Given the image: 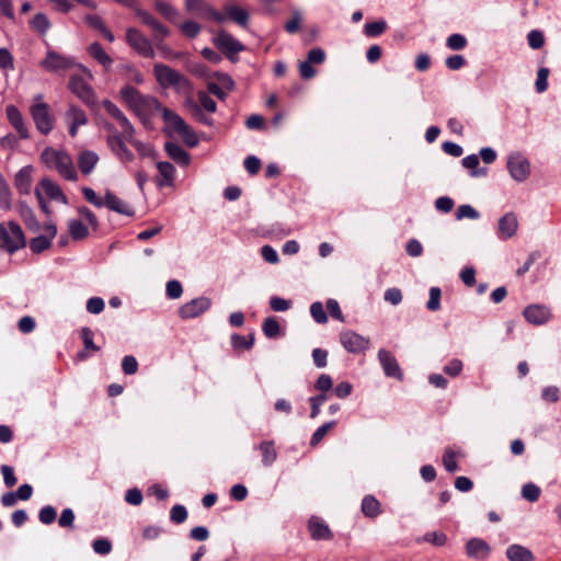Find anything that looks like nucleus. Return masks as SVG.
<instances>
[{
	"instance_id": "nucleus-54",
	"label": "nucleus",
	"mask_w": 561,
	"mask_h": 561,
	"mask_svg": "<svg viewBox=\"0 0 561 561\" xmlns=\"http://www.w3.org/2000/svg\"><path fill=\"white\" fill-rule=\"evenodd\" d=\"M300 24L301 13L299 10H294L293 18L285 23L284 27L287 33L295 34L299 30Z\"/></svg>"
},
{
	"instance_id": "nucleus-2",
	"label": "nucleus",
	"mask_w": 561,
	"mask_h": 561,
	"mask_svg": "<svg viewBox=\"0 0 561 561\" xmlns=\"http://www.w3.org/2000/svg\"><path fill=\"white\" fill-rule=\"evenodd\" d=\"M121 96L127 106L140 118L144 125H148L150 117L156 112H161L163 106L151 95H144L131 85L121 90Z\"/></svg>"
},
{
	"instance_id": "nucleus-63",
	"label": "nucleus",
	"mask_w": 561,
	"mask_h": 561,
	"mask_svg": "<svg viewBox=\"0 0 561 561\" xmlns=\"http://www.w3.org/2000/svg\"><path fill=\"white\" fill-rule=\"evenodd\" d=\"M165 290H167V296L171 299H178L181 297L182 293H183V288H182V285L179 280H169L167 283V287H165Z\"/></svg>"
},
{
	"instance_id": "nucleus-48",
	"label": "nucleus",
	"mask_w": 561,
	"mask_h": 561,
	"mask_svg": "<svg viewBox=\"0 0 561 561\" xmlns=\"http://www.w3.org/2000/svg\"><path fill=\"white\" fill-rule=\"evenodd\" d=\"M201 25L194 21H185L181 24V32L188 38H195L201 32Z\"/></svg>"
},
{
	"instance_id": "nucleus-31",
	"label": "nucleus",
	"mask_w": 561,
	"mask_h": 561,
	"mask_svg": "<svg viewBox=\"0 0 561 561\" xmlns=\"http://www.w3.org/2000/svg\"><path fill=\"white\" fill-rule=\"evenodd\" d=\"M88 51L95 60H98L105 68H108L113 62V59L106 54L101 44L98 42L92 43L89 46Z\"/></svg>"
},
{
	"instance_id": "nucleus-23",
	"label": "nucleus",
	"mask_w": 561,
	"mask_h": 561,
	"mask_svg": "<svg viewBox=\"0 0 561 561\" xmlns=\"http://www.w3.org/2000/svg\"><path fill=\"white\" fill-rule=\"evenodd\" d=\"M310 536L314 540H330L333 535L328 524L319 517H311L308 524Z\"/></svg>"
},
{
	"instance_id": "nucleus-29",
	"label": "nucleus",
	"mask_w": 561,
	"mask_h": 561,
	"mask_svg": "<svg viewBox=\"0 0 561 561\" xmlns=\"http://www.w3.org/2000/svg\"><path fill=\"white\" fill-rule=\"evenodd\" d=\"M259 450L262 455V465L264 467L272 466L277 459V451L273 440H264L259 445Z\"/></svg>"
},
{
	"instance_id": "nucleus-49",
	"label": "nucleus",
	"mask_w": 561,
	"mask_h": 561,
	"mask_svg": "<svg viewBox=\"0 0 561 561\" xmlns=\"http://www.w3.org/2000/svg\"><path fill=\"white\" fill-rule=\"evenodd\" d=\"M479 217L480 214L471 205L468 204L459 206L456 211L457 220H461L463 218L478 219Z\"/></svg>"
},
{
	"instance_id": "nucleus-47",
	"label": "nucleus",
	"mask_w": 561,
	"mask_h": 561,
	"mask_svg": "<svg viewBox=\"0 0 561 561\" xmlns=\"http://www.w3.org/2000/svg\"><path fill=\"white\" fill-rule=\"evenodd\" d=\"M334 425L335 422L331 421L317 428L310 439L311 446L318 445Z\"/></svg>"
},
{
	"instance_id": "nucleus-36",
	"label": "nucleus",
	"mask_w": 561,
	"mask_h": 561,
	"mask_svg": "<svg viewBox=\"0 0 561 561\" xmlns=\"http://www.w3.org/2000/svg\"><path fill=\"white\" fill-rule=\"evenodd\" d=\"M156 10L165 19L172 21L178 16V10L170 3L163 0L153 1Z\"/></svg>"
},
{
	"instance_id": "nucleus-20",
	"label": "nucleus",
	"mask_w": 561,
	"mask_h": 561,
	"mask_svg": "<svg viewBox=\"0 0 561 561\" xmlns=\"http://www.w3.org/2000/svg\"><path fill=\"white\" fill-rule=\"evenodd\" d=\"M518 228L517 217L514 213H506L499 220L497 236L501 240H507L515 236Z\"/></svg>"
},
{
	"instance_id": "nucleus-32",
	"label": "nucleus",
	"mask_w": 561,
	"mask_h": 561,
	"mask_svg": "<svg viewBox=\"0 0 561 561\" xmlns=\"http://www.w3.org/2000/svg\"><path fill=\"white\" fill-rule=\"evenodd\" d=\"M31 26L39 35H45L50 28L51 24L46 14L36 13L31 21Z\"/></svg>"
},
{
	"instance_id": "nucleus-60",
	"label": "nucleus",
	"mask_w": 561,
	"mask_h": 561,
	"mask_svg": "<svg viewBox=\"0 0 561 561\" xmlns=\"http://www.w3.org/2000/svg\"><path fill=\"white\" fill-rule=\"evenodd\" d=\"M548 76H549V69L548 68H540L537 72V79H536V90L539 93H542L548 88Z\"/></svg>"
},
{
	"instance_id": "nucleus-11",
	"label": "nucleus",
	"mask_w": 561,
	"mask_h": 561,
	"mask_svg": "<svg viewBox=\"0 0 561 561\" xmlns=\"http://www.w3.org/2000/svg\"><path fill=\"white\" fill-rule=\"evenodd\" d=\"M185 9L188 13L196 14L204 19H211L218 23H222L226 19L224 14L218 12L206 0H185Z\"/></svg>"
},
{
	"instance_id": "nucleus-13",
	"label": "nucleus",
	"mask_w": 561,
	"mask_h": 561,
	"mask_svg": "<svg viewBox=\"0 0 561 561\" xmlns=\"http://www.w3.org/2000/svg\"><path fill=\"white\" fill-rule=\"evenodd\" d=\"M69 90L87 105L95 104V94L91 85L79 75H72L68 83Z\"/></svg>"
},
{
	"instance_id": "nucleus-38",
	"label": "nucleus",
	"mask_w": 561,
	"mask_h": 561,
	"mask_svg": "<svg viewBox=\"0 0 561 561\" xmlns=\"http://www.w3.org/2000/svg\"><path fill=\"white\" fill-rule=\"evenodd\" d=\"M81 192L88 203H90L91 205H93L96 208L104 207L105 196L102 197L99 194H96V192L94 190H92L90 187H85V186L81 188Z\"/></svg>"
},
{
	"instance_id": "nucleus-21",
	"label": "nucleus",
	"mask_w": 561,
	"mask_h": 561,
	"mask_svg": "<svg viewBox=\"0 0 561 561\" xmlns=\"http://www.w3.org/2000/svg\"><path fill=\"white\" fill-rule=\"evenodd\" d=\"M525 319L535 325L545 324L551 317L549 308L542 305H530L524 310Z\"/></svg>"
},
{
	"instance_id": "nucleus-27",
	"label": "nucleus",
	"mask_w": 561,
	"mask_h": 561,
	"mask_svg": "<svg viewBox=\"0 0 561 561\" xmlns=\"http://www.w3.org/2000/svg\"><path fill=\"white\" fill-rule=\"evenodd\" d=\"M362 513L368 518H376L381 513L380 502L374 495H365L362 505Z\"/></svg>"
},
{
	"instance_id": "nucleus-6",
	"label": "nucleus",
	"mask_w": 561,
	"mask_h": 561,
	"mask_svg": "<svg viewBox=\"0 0 561 561\" xmlns=\"http://www.w3.org/2000/svg\"><path fill=\"white\" fill-rule=\"evenodd\" d=\"M39 66L49 72H59L77 67L83 71L89 77V79H92V73L88 68L81 64L76 62L73 58L61 55L55 50H48L46 53V57L39 62Z\"/></svg>"
},
{
	"instance_id": "nucleus-7",
	"label": "nucleus",
	"mask_w": 561,
	"mask_h": 561,
	"mask_svg": "<svg viewBox=\"0 0 561 561\" xmlns=\"http://www.w3.org/2000/svg\"><path fill=\"white\" fill-rule=\"evenodd\" d=\"M43 95L37 94L30 107L35 126L43 135L49 134L54 128V117L49 113V105L42 101Z\"/></svg>"
},
{
	"instance_id": "nucleus-5",
	"label": "nucleus",
	"mask_w": 561,
	"mask_h": 561,
	"mask_svg": "<svg viewBox=\"0 0 561 561\" xmlns=\"http://www.w3.org/2000/svg\"><path fill=\"white\" fill-rule=\"evenodd\" d=\"M161 114L165 123L167 133L178 134L188 147L197 146L198 138L196 134L180 115L167 107L162 108Z\"/></svg>"
},
{
	"instance_id": "nucleus-4",
	"label": "nucleus",
	"mask_w": 561,
	"mask_h": 561,
	"mask_svg": "<svg viewBox=\"0 0 561 561\" xmlns=\"http://www.w3.org/2000/svg\"><path fill=\"white\" fill-rule=\"evenodd\" d=\"M41 161L49 171L60 175H76L72 159L64 150L47 147L41 154Z\"/></svg>"
},
{
	"instance_id": "nucleus-12",
	"label": "nucleus",
	"mask_w": 561,
	"mask_h": 561,
	"mask_svg": "<svg viewBox=\"0 0 561 561\" xmlns=\"http://www.w3.org/2000/svg\"><path fill=\"white\" fill-rule=\"evenodd\" d=\"M126 42L142 57H154L151 42L137 28L130 27L126 31Z\"/></svg>"
},
{
	"instance_id": "nucleus-34",
	"label": "nucleus",
	"mask_w": 561,
	"mask_h": 561,
	"mask_svg": "<svg viewBox=\"0 0 561 561\" xmlns=\"http://www.w3.org/2000/svg\"><path fill=\"white\" fill-rule=\"evenodd\" d=\"M68 230L72 239L82 240L89 234L87 226L80 220L72 219L68 224Z\"/></svg>"
},
{
	"instance_id": "nucleus-40",
	"label": "nucleus",
	"mask_w": 561,
	"mask_h": 561,
	"mask_svg": "<svg viewBox=\"0 0 561 561\" xmlns=\"http://www.w3.org/2000/svg\"><path fill=\"white\" fill-rule=\"evenodd\" d=\"M387 28L386 21H375L370 23H366L364 26V32L368 37H376L381 35Z\"/></svg>"
},
{
	"instance_id": "nucleus-8",
	"label": "nucleus",
	"mask_w": 561,
	"mask_h": 561,
	"mask_svg": "<svg viewBox=\"0 0 561 561\" xmlns=\"http://www.w3.org/2000/svg\"><path fill=\"white\" fill-rule=\"evenodd\" d=\"M0 240L3 248L11 254L25 247L26 243L22 228L14 221L0 224Z\"/></svg>"
},
{
	"instance_id": "nucleus-28",
	"label": "nucleus",
	"mask_w": 561,
	"mask_h": 561,
	"mask_svg": "<svg viewBox=\"0 0 561 561\" xmlns=\"http://www.w3.org/2000/svg\"><path fill=\"white\" fill-rule=\"evenodd\" d=\"M506 557L510 561H534L533 552L520 545H511L506 549Z\"/></svg>"
},
{
	"instance_id": "nucleus-52",
	"label": "nucleus",
	"mask_w": 561,
	"mask_h": 561,
	"mask_svg": "<svg viewBox=\"0 0 561 561\" xmlns=\"http://www.w3.org/2000/svg\"><path fill=\"white\" fill-rule=\"evenodd\" d=\"M440 296L442 291L438 287H432L430 289V299L426 304L428 310L436 311L440 308Z\"/></svg>"
},
{
	"instance_id": "nucleus-42",
	"label": "nucleus",
	"mask_w": 561,
	"mask_h": 561,
	"mask_svg": "<svg viewBox=\"0 0 561 561\" xmlns=\"http://www.w3.org/2000/svg\"><path fill=\"white\" fill-rule=\"evenodd\" d=\"M328 400L327 393H320L318 396H313L309 398V403L311 407L310 417L316 419L320 414L321 405Z\"/></svg>"
},
{
	"instance_id": "nucleus-43",
	"label": "nucleus",
	"mask_w": 561,
	"mask_h": 561,
	"mask_svg": "<svg viewBox=\"0 0 561 561\" xmlns=\"http://www.w3.org/2000/svg\"><path fill=\"white\" fill-rule=\"evenodd\" d=\"M522 496L529 502H536L540 496V488L535 483H526L522 488Z\"/></svg>"
},
{
	"instance_id": "nucleus-64",
	"label": "nucleus",
	"mask_w": 561,
	"mask_h": 561,
	"mask_svg": "<svg viewBox=\"0 0 561 561\" xmlns=\"http://www.w3.org/2000/svg\"><path fill=\"white\" fill-rule=\"evenodd\" d=\"M333 385L331 376L328 374H321L314 383V388L321 393H325L331 390Z\"/></svg>"
},
{
	"instance_id": "nucleus-24",
	"label": "nucleus",
	"mask_w": 561,
	"mask_h": 561,
	"mask_svg": "<svg viewBox=\"0 0 561 561\" xmlns=\"http://www.w3.org/2000/svg\"><path fill=\"white\" fill-rule=\"evenodd\" d=\"M165 151L170 159H172L175 163L186 167L191 161V157L187 151H185L179 144L173 141H168L164 145Z\"/></svg>"
},
{
	"instance_id": "nucleus-56",
	"label": "nucleus",
	"mask_w": 561,
	"mask_h": 561,
	"mask_svg": "<svg viewBox=\"0 0 561 561\" xmlns=\"http://www.w3.org/2000/svg\"><path fill=\"white\" fill-rule=\"evenodd\" d=\"M75 518L73 511L71 508H65L59 516L58 525L61 528H73Z\"/></svg>"
},
{
	"instance_id": "nucleus-33",
	"label": "nucleus",
	"mask_w": 561,
	"mask_h": 561,
	"mask_svg": "<svg viewBox=\"0 0 561 561\" xmlns=\"http://www.w3.org/2000/svg\"><path fill=\"white\" fill-rule=\"evenodd\" d=\"M185 106L191 111L193 116L198 122H201L204 125H211V118L204 114L202 107L196 102H194L191 95L186 99Z\"/></svg>"
},
{
	"instance_id": "nucleus-58",
	"label": "nucleus",
	"mask_w": 561,
	"mask_h": 561,
	"mask_svg": "<svg viewBox=\"0 0 561 561\" xmlns=\"http://www.w3.org/2000/svg\"><path fill=\"white\" fill-rule=\"evenodd\" d=\"M527 39H528V45L533 48V49H539L542 47L543 43H545V37H543V34L542 32L538 31V30H533L528 33L527 35Z\"/></svg>"
},
{
	"instance_id": "nucleus-39",
	"label": "nucleus",
	"mask_w": 561,
	"mask_h": 561,
	"mask_svg": "<svg viewBox=\"0 0 561 561\" xmlns=\"http://www.w3.org/2000/svg\"><path fill=\"white\" fill-rule=\"evenodd\" d=\"M262 330L265 336L272 339L276 337L279 334L280 325L275 318L270 317L264 320Z\"/></svg>"
},
{
	"instance_id": "nucleus-10",
	"label": "nucleus",
	"mask_w": 561,
	"mask_h": 561,
	"mask_svg": "<svg viewBox=\"0 0 561 561\" xmlns=\"http://www.w3.org/2000/svg\"><path fill=\"white\" fill-rule=\"evenodd\" d=\"M214 44L231 61L237 60V58H234L236 54L245 49L243 44L224 30L217 33L214 38Z\"/></svg>"
},
{
	"instance_id": "nucleus-9",
	"label": "nucleus",
	"mask_w": 561,
	"mask_h": 561,
	"mask_svg": "<svg viewBox=\"0 0 561 561\" xmlns=\"http://www.w3.org/2000/svg\"><path fill=\"white\" fill-rule=\"evenodd\" d=\"M35 195L38 199L41 208L46 214L48 213L46 198L50 201L60 202L64 204L67 203V198L65 194L61 192L60 187L47 178H44L43 181H41V183L36 186Z\"/></svg>"
},
{
	"instance_id": "nucleus-53",
	"label": "nucleus",
	"mask_w": 561,
	"mask_h": 561,
	"mask_svg": "<svg viewBox=\"0 0 561 561\" xmlns=\"http://www.w3.org/2000/svg\"><path fill=\"white\" fill-rule=\"evenodd\" d=\"M443 465L448 472H456L458 470V465L456 461V454L451 449H447L443 456Z\"/></svg>"
},
{
	"instance_id": "nucleus-17",
	"label": "nucleus",
	"mask_w": 561,
	"mask_h": 561,
	"mask_svg": "<svg viewBox=\"0 0 561 561\" xmlns=\"http://www.w3.org/2000/svg\"><path fill=\"white\" fill-rule=\"evenodd\" d=\"M378 359L387 377L402 380L403 374L396 357L386 350H379Z\"/></svg>"
},
{
	"instance_id": "nucleus-15",
	"label": "nucleus",
	"mask_w": 561,
	"mask_h": 561,
	"mask_svg": "<svg viewBox=\"0 0 561 561\" xmlns=\"http://www.w3.org/2000/svg\"><path fill=\"white\" fill-rule=\"evenodd\" d=\"M340 342L343 347L350 353L364 352L369 346V339L365 337L354 331H343L340 334Z\"/></svg>"
},
{
	"instance_id": "nucleus-37",
	"label": "nucleus",
	"mask_w": 561,
	"mask_h": 561,
	"mask_svg": "<svg viewBox=\"0 0 561 561\" xmlns=\"http://www.w3.org/2000/svg\"><path fill=\"white\" fill-rule=\"evenodd\" d=\"M51 241L49 240V237L46 236H38L30 241V249L33 253L39 254L50 248Z\"/></svg>"
},
{
	"instance_id": "nucleus-46",
	"label": "nucleus",
	"mask_w": 561,
	"mask_h": 561,
	"mask_svg": "<svg viewBox=\"0 0 561 561\" xmlns=\"http://www.w3.org/2000/svg\"><path fill=\"white\" fill-rule=\"evenodd\" d=\"M56 517H57V512L50 505H46V506L42 507L38 513V519L44 525L53 524L55 522Z\"/></svg>"
},
{
	"instance_id": "nucleus-61",
	"label": "nucleus",
	"mask_w": 561,
	"mask_h": 561,
	"mask_svg": "<svg viewBox=\"0 0 561 561\" xmlns=\"http://www.w3.org/2000/svg\"><path fill=\"white\" fill-rule=\"evenodd\" d=\"M198 101L201 103L202 110H206L209 113H215L217 110L216 102L205 92H198Z\"/></svg>"
},
{
	"instance_id": "nucleus-26",
	"label": "nucleus",
	"mask_w": 561,
	"mask_h": 561,
	"mask_svg": "<svg viewBox=\"0 0 561 561\" xmlns=\"http://www.w3.org/2000/svg\"><path fill=\"white\" fill-rule=\"evenodd\" d=\"M98 162L99 156L94 151L83 150L78 156V167L83 174L92 172Z\"/></svg>"
},
{
	"instance_id": "nucleus-50",
	"label": "nucleus",
	"mask_w": 561,
	"mask_h": 561,
	"mask_svg": "<svg viewBox=\"0 0 561 561\" xmlns=\"http://www.w3.org/2000/svg\"><path fill=\"white\" fill-rule=\"evenodd\" d=\"M92 548L95 553L106 556L112 551V542L106 538H99L92 542Z\"/></svg>"
},
{
	"instance_id": "nucleus-25",
	"label": "nucleus",
	"mask_w": 561,
	"mask_h": 561,
	"mask_svg": "<svg viewBox=\"0 0 561 561\" xmlns=\"http://www.w3.org/2000/svg\"><path fill=\"white\" fill-rule=\"evenodd\" d=\"M466 552L470 558L485 559L490 553V546L480 538H472L466 545Z\"/></svg>"
},
{
	"instance_id": "nucleus-35",
	"label": "nucleus",
	"mask_w": 561,
	"mask_h": 561,
	"mask_svg": "<svg viewBox=\"0 0 561 561\" xmlns=\"http://www.w3.org/2000/svg\"><path fill=\"white\" fill-rule=\"evenodd\" d=\"M66 116H67L68 123H71V124L83 126L88 123V117H87L85 113L76 105H71L69 107Z\"/></svg>"
},
{
	"instance_id": "nucleus-45",
	"label": "nucleus",
	"mask_w": 561,
	"mask_h": 561,
	"mask_svg": "<svg viewBox=\"0 0 561 561\" xmlns=\"http://www.w3.org/2000/svg\"><path fill=\"white\" fill-rule=\"evenodd\" d=\"M310 313L317 323H327L328 316L320 301H316L310 306Z\"/></svg>"
},
{
	"instance_id": "nucleus-30",
	"label": "nucleus",
	"mask_w": 561,
	"mask_h": 561,
	"mask_svg": "<svg viewBox=\"0 0 561 561\" xmlns=\"http://www.w3.org/2000/svg\"><path fill=\"white\" fill-rule=\"evenodd\" d=\"M226 13L230 20L238 23L240 26H248L249 14L244 9L240 8L239 5L231 4L226 7Z\"/></svg>"
},
{
	"instance_id": "nucleus-14",
	"label": "nucleus",
	"mask_w": 561,
	"mask_h": 561,
	"mask_svg": "<svg viewBox=\"0 0 561 561\" xmlns=\"http://www.w3.org/2000/svg\"><path fill=\"white\" fill-rule=\"evenodd\" d=\"M210 306L211 300L208 297H197L182 305L179 309V316L184 320L193 319L206 312Z\"/></svg>"
},
{
	"instance_id": "nucleus-41",
	"label": "nucleus",
	"mask_w": 561,
	"mask_h": 561,
	"mask_svg": "<svg viewBox=\"0 0 561 561\" xmlns=\"http://www.w3.org/2000/svg\"><path fill=\"white\" fill-rule=\"evenodd\" d=\"M21 214H22V217H23V219L25 221V225L27 226V228L31 231L38 232L42 229L39 222L35 218V216H34V214H33L31 208L23 207Z\"/></svg>"
},
{
	"instance_id": "nucleus-62",
	"label": "nucleus",
	"mask_w": 561,
	"mask_h": 561,
	"mask_svg": "<svg viewBox=\"0 0 561 561\" xmlns=\"http://www.w3.org/2000/svg\"><path fill=\"white\" fill-rule=\"evenodd\" d=\"M291 306L290 300L274 296L270 299V307L276 312L287 311Z\"/></svg>"
},
{
	"instance_id": "nucleus-57",
	"label": "nucleus",
	"mask_w": 561,
	"mask_h": 561,
	"mask_svg": "<svg viewBox=\"0 0 561 561\" xmlns=\"http://www.w3.org/2000/svg\"><path fill=\"white\" fill-rule=\"evenodd\" d=\"M402 298V291L397 287L388 288L383 295V299L392 306H398L401 304Z\"/></svg>"
},
{
	"instance_id": "nucleus-55",
	"label": "nucleus",
	"mask_w": 561,
	"mask_h": 561,
	"mask_svg": "<svg viewBox=\"0 0 561 561\" xmlns=\"http://www.w3.org/2000/svg\"><path fill=\"white\" fill-rule=\"evenodd\" d=\"M446 45L453 50H460L466 47L467 39L461 34H453L447 38Z\"/></svg>"
},
{
	"instance_id": "nucleus-16",
	"label": "nucleus",
	"mask_w": 561,
	"mask_h": 561,
	"mask_svg": "<svg viewBox=\"0 0 561 561\" xmlns=\"http://www.w3.org/2000/svg\"><path fill=\"white\" fill-rule=\"evenodd\" d=\"M506 168L511 175H528L530 173V162L527 157L519 151H514L508 154Z\"/></svg>"
},
{
	"instance_id": "nucleus-22",
	"label": "nucleus",
	"mask_w": 561,
	"mask_h": 561,
	"mask_svg": "<svg viewBox=\"0 0 561 561\" xmlns=\"http://www.w3.org/2000/svg\"><path fill=\"white\" fill-rule=\"evenodd\" d=\"M7 117L12 127L16 130L20 138L27 139L30 137L28 129L26 127V124L24 122V118L19 111V108L14 105H8L5 108Z\"/></svg>"
},
{
	"instance_id": "nucleus-1",
	"label": "nucleus",
	"mask_w": 561,
	"mask_h": 561,
	"mask_svg": "<svg viewBox=\"0 0 561 561\" xmlns=\"http://www.w3.org/2000/svg\"><path fill=\"white\" fill-rule=\"evenodd\" d=\"M103 108L117 122L122 128V134H112L107 137V145L114 154L123 162L130 161L131 152L126 148L124 140L130 142L138 150H142L145 146L135 139V128L125 116V114L110 100L102 102Z\"/></svg>"
},
{
	"instance_id": "nucleus-59",
	"label": "nucleus",
	"mask_w": 561,
	"mask_h": 561,
	"mask_svg": "<svg viewBox=\"0 0 561 561\" xmlns=\"http://www.w3.org/2000/svg\"><path fill=\"white\" fill-rule=\"evenodd\" d=\"M78 214L79 216L85 220L93 229H96L98 226H99V221H98V218L95 216V214L90 210L88 207L85 206H80L78 207Z\"/></svg>"
},
{
	"instance_id": "nucleus-3",
	"label": "nucleus",
	"mask_w": 561,
	"mask_h": 561,
	"mask_svg": "<svg viewBox=\"0 0 561 561\" xmlns=\"http://www.w3.org/2000/svg\"><path fill=\"white\" fill-rule=\"evenodd\" d=\"M153 75L159 85L163 89L173 88L179 94L186 95L187 98L193 92L191 81L184 75L164 64H156L153 66Z\"/></svg>"
},
{
	"instance_id": "nucleus-44",
	"label": "nucleus",
	"mask_w": 561,
	"mask_h": 561,
	"mask_svg": "<svg viewBox=\"0 0 561 561\" xmlns=\"http://www.w3.org/2000/svg\"><path fill=\"white\" fill-rule=\"evenodd\" d=\"M231 343L234 348H245L250 350L254 344V335L243 336L239 334H233L231 336Z\"/></svg>"
},
{
	"instance_id": "nucleus-19",
	"label": "nucleus",
	"mask_w": 561,
	"mask_h": 561,
	"mask_svg": "<svg viewBox=\"0 0 561 561\" xmlns=\"http://www.w3.org/2000/svg\"><path fill=\"white\" fill-rule=\"evenodd\" d=\"M104 206H106L110 210L117 213L119 215H124L127 217H134L135 216V209L131 205L126 203L125 201L121 199L118 196H116L111 191H106L105 193V203Z\"/></svg>"
},
{
	"instance_id": "nucleus-51",
	"label": "nucleus",
	"mask_w": 561,
	"mask_h": 561,
	"mask_svg": "<svg viewBox=\"0 0 561 561\" xmlns=\"http://www.w3.org/2000/svg\"><path fill=\"white\" fill-rule=\"evenodd\" d=\"M187 518V511L181 504L174 505L170 511V519L175 524H182Z\"/></svg>"
},
{
	"instance_id": "nucleus-18",
	"label": "nucleus",
	"mask_w": 561,
	"mask_h": 561,
	"mask_svg": "<svg viewBox=\"0 0 561 561\" xmlns=\"http://www.w3.org/2000/svg\"><path fill=\"white\" fill-rule=\"evenodd\" d=\"M136 15L141 20V22L145 25L149 26L152 30V32L154 33L156 41H162L170 34L168 27H165L160 21H158L153 15H151L147 11H144L142 9H137Z\"/></svg>"
}]
</instances>
